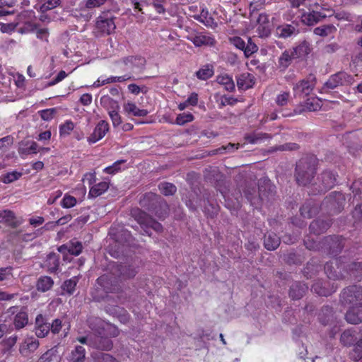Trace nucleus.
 Masks as SVG:
<instances>
[{"label":"nucleus","instance_id":"nucleus-1","mask_svg":"<svg viewBox=\"0 0 362 362\" xmlns=\"http://www.w3.org/2000/svg\"><path fill=\"white\" fill-rule=\"evenodd\" d=\"M304 245L309 250L321 251L331 256L339 255L344 247V238L340 235H329L321 241H317L310 237L304 239Z\"/></svg>","mask_w":362,"mask_h":362},{"label":"nucleus","instance_id":"nucleus-2","mask_svg":"<svg viewBox=\"0 0 362 362\" xmlns=\"http://www.w3.org/2000/svg\"><path fill=\"white\" fill-rule=\"evenodd\" d=\"M317 159L315 156L301 158L296 163V180L299 185L307 186L314 177L317 170Z\"/></svg>","mask_w":362,"mask_h":362},{"label":"nucleus","instance_id":"nucleus-3","mask_svg":"<svg viewBox=\"0 0 362 362\" xmlns=\"http://www.w3.org/2000/svg\"><path fill=\"white\" fill-rule=\"evenodd\" d=\"M338 175L329 170L322 171L317 177V182L313 184L314 189L312 191L313 194L318 193H325L334 187L337 182Z\"/></svg>","mask_w":362,"mask_h":362},{"label":"nucleus","instance_id":"nucleus-4","mask_svg":"<svg viewBox=\"0 0 362 362\" xmlns=\"http://www.w3.org/2000/svg\"><path fill=\"white\" fill-rule=\"evenodd\" d=\"M133 216L138 223L144 230V233L148 236L151 235L150 228L153 229L156 232H160L163 230V226L158 221H156L152 216L148 214L146 212L137 209L133 211Z\"/></svg>","mask_w":362,"mask_h":362},{"label":"nucleus","instance_id":"nucleus-5","mask_svg":"<svg viewBox=\"0 0 362 362\" xmlns=\"http://www.w3.org/2000/svg\"><path fill=\"white\" fill-rule=\"evenodd\" d=\"M340 300L344 305L362 307V286L351 285L344 288L340 295Z\"/></svg>","mask_w":362,"mask_h":362},{"label":"nucleus","instance_id":"nucleus-6","mask_svg":"<svg viewBox=\"0 0 362 362\" xmlns=\"http://www.w3.org/2000/svg\"><path fill=\"white\" fill-rule=\"evenodd\" d=\"M115 18L112 16L103 13L96 18L94 30L96 37L110 35L115 33Z\"/></svg>","mask_w":362,"mask_h":362},{"label":"nucleus","instance_id":"nucleus-7","mask_svg":"<svg viewBox=\"0 0 362 362\" xmlns=\"http://www.w3.org/2000/svg\"><path fill=\"white\" fill-rule=\"evenodd\" d=\"M346 199L343 193L332 192L322 202L321 207L325 208L332 215L340 213L344 207Z\"/></svg>","mask_w":362,"mask_h":362},{"label":"nucleus","instance_id":"nucleus-8","mask_svg":"<svg viewBox=\"0 0 362 362\" xmlns=\"http://www.w3.org/2000/svg\"><path fill=\"white\" fill-rule=\"evenodd\" d=\"M354 81V78L352 75L345 71H339L329 76L328 80L325 83L322 90L325 92H328L339 86H350Z\"/></svg>","mask_w":362,"mask_h":362},{"label":"nucleus","instance_id":"nucleus-9","mask_svg":"<svg viewBox=\"0 0 362 362\" xmlns=\"http://www.w3.org/2000/svg\"><path fill=\"white\" fill-rule=\"evenodd\" d=\"M325 272L329 279L339 280L345 279V264L341 257L327 262L325 265Z\"/></svg>","mask_w":362,"mask_h":362},{"label":"nucleus","instance_id":"nucleus-10","mask_svg":"<svg viewBox=\"0 0 362 362\" xmlns=\"http://www.w3.org/2000/svg\"><path fill=\"white\" fill-rule=\"evenodd\" d=\"M326 9L316 3L310 6L308 12H305L301 16V21L306 25H313L327 17L323 13Z\"/></svg>","mask_w":362,"mask_h":362},{"label":"nucleus","instance_id":"nucleus-11","mask_svg":"<svg viewBox=\"0 0 362 362\" xmlns=\"http://www.w3.org/2000/svg\"><path fill=\"white\" fill-rule=\"evenodd\" d=\"M315 83V78L312 75L305 79L299 81L294 84L293 87L294 96L305 98L313 92Z\"/></svg>","mask_w":362,"mask_h":362},{"label":"nucleus","instance_id":"nucleus-12","mask_svg":"<svg viewBox=\"0 0 362 362\" xmlns=\"http://www.w3.org/2000/svg\"><path fill=\"white\" fill-rule=\"evenodd\" d=\"M97 283L106 293H115L119 290L118 278L112 274H104L97 279Z\"/></svg>","mask_w":362,"mask_h":362},{"label":"nucleus","instance_id":"nucleus-13","mask_svg":"<svg viewBox=\"0 0 362 362\" xmlns=\"http://www.w3.org/2000/svg\"><path fill=\"white\" fill-rule=\"evenodd\" d=\"M362 337V329L358 327H351L343 332L340 341L345 346L356 345L358 339Z\"/></svg>","mask_w":362,"mask_h":362},{"label":"nucleus","instance_id":"nucleus-14","mask_svg":"<svg viewBox=\"0 0 362 362\" xmlns=\"http://www.w3.org/2000/svg\"><path fill=\"white\" fill-rule=\"evenodd\" d=\"M338 286L336 283H330L327 281L317 280L312 286L311 291L321 296H329L336 292Z\"/></svg>","mask_w":362,"mask_h":362},{"label":"nucleus","instance_id":"nucleus-15","mask_svg":"<svg viewBox=\"0 0 362 362\" xmlns=\"http://www.w3.org/2000/svg\"><path fill=\"white\" fill-rule=\"evenodd\" d=\"M33 332L37 338H45L49 333V322L46 315L41 313L35 319Z\"/></svg>","mask_w":362,"mask_h":362},{"label":"nucleus","instance_id":"nucleus-16","mask_svg":"<svg viewBox=\"0 0 362 362\" xmlns=\"http://www.w3.org/2000/svg\"><path fill=\"white\" fill-rule=\"evenodd\" d=\"M185 37L191 41L195 47L213 45L215 43L214 38L211 35L195 30H192Z\"/></svg>","mask_w":362,"mask_h":362},{"label":"nucleus","instance_id":"nucleus-17","mask_svg":"<svg viewBox=\"0 0 362 362\" xmlns=\"http://www.w3.org/2000/svg\"><path fill=\"white\" fill-rule=\"evenodd\" d=\"M110 126L105 120L100 121L93 129V133L88 137L89 144H95L102 139L109 132Z\"/></svg>","mask_w":362,"mask_h":362},{"label":"nucleus","instance_id":"nucleus-18","mask_svg":"<svg viewBox=\"0 0 362 362\" xmlns=\"http://www.w3.org/2000/svg\"><path fill=\"white\" fill-rule=\"evenodd\" d=\"M161 196L149 192L143 194L139 199V204L147 211H152L159 204Z\"/></svg>","mask_w":362,"mask_h":362},{"label":"nucleus","instance_id":"nucleus-19","mask_svg":"<svg viewBox=\"0 0 362 362\" xmlns=\"http://www.w3.org/2000/svg\"><path fill=\"white\" fill-rule=\"evenodd\" d=\"M22 221L18 219L15 213L9 209L0 211V223L11 228H16L22 224Z\"/></svg>","mask_w":362,"mask_h":362},{"label":"nucleus","instance_id":"nucleus-20","mask_svg":"<svg viewBox=\"0 0 362 362\" xmlns=\"http://www.w3.org/2000/svg\"><path fill=\"white\" fill-rule=\"evenodd\" d=\"M345 278L361 281L362 280V262H352L345 265Z\"/></svg>","mask_w":362,"mask_h":362},{"label":"nucleus","instance_id":"nucleus-21","mask_svg":"<svg viewBox=\"0 0 362 362\" xmlns=\"http://www.w3.org/2000/svg\"><path fill=\"white\" fill-rule=\"evenodd\" d=\"M38 145L34 141H22L19 143L18 152L22 158L30 154H36L38 151Z\"/></svg>","mask_w":362,"mask_h":362},{"label":"nucleus","instance_id":"nucleus-22","mask_svg":"<svg viewBox=\"0 0 362 362\" xmlns=\"http://www.w3.org/2000/svg\"><path fill=\"white\" fill-rule=\"evenodd\" d=\"M332 225V220L316 219L311 222L309 229L311 233L319 235L326 232Z\"/></svg>","mask_w":362,"mask_h":362},{"label":"nucleus","instance_id":"nucleus-23","mask_svg":"<svg viewBox=\"0 0 362 362\" xmlns=\"http://www.w3.org/2000/svg\"><path fill=\"white\" fill-rule=\"evenodd\" d=\"M192 17L206 27L213 28L216 26V23L214 21V18L209 13L208 8L204 6L201 7L199 14L193 15Z\"/></svg>","mask_w":362,"mask_h":362},{"label":"nucleus","instance_id":"nucleus-24","mask_svg":"<svg viewBox=\"0 0 362 362\" xmlns=\"http://www.w3.org/2000/svg\"><path fill=\"white\" fill-rule=\"evenodd\" d=\"M132 77L129 74H125L119 76H110L105 78L103 76L99 77L93 84V87L99 88L102 86L113 83H122L128 80H131Z\"/></svg>","mask_w":362,"mask_h":362},{"label":"nucleus","instance_id":"nucleus-25","mask_svg":"<svg viewBox=\"0 0 362 362\" xmlns=\"http://www.w3.org/2000/svg\"><path fill=\"white\" fill-rule=\"evenodd\" d=\"M308 286L300 281L294 282L290 287L289 296L293 300L300 299L308 291Z\"/></svg>","mask_w":362,"mask_h":362},{"label":"nucleus","instance_id":"nucleus-26","mask_svg":"<svg viewBox=\"0 0 362 362\" xmlns=\"http://www.w3.org/2000/svg\"><path fill=\"white\" fill-rule=\"evenodd\" d=\"M346 320L351 324L362 322V307L350 306L345 315Z\"/></svg>","mask_w":362,"mask_h":362},{"label":"nucleus","instance_id":"nucleus-27","mask_svg":"<svg viewBox=\"0 0 362 362\" xmlns=\"http://www.w3.org/2000/svg\"><path fill=\"white\" fill-rule=\"evenodd\" d=\"M276 36L279 38L286 39L291 37L293 35L298 34V30L293 25L284 23L276 27Z\"/></svg>","mask_w":362,"mask_h":362},{"label":"nucleus","instance_id":"nucleus-28","mask_svg":"<svg viewBox=\"0 0 362 362\" xmlns=\"http://www.w3.org/2000/svg\"><path fill=\"white\" fill-rule=\"evenodd\" d=\"M296 57L291 48L284 50L278 59V66L282 70H286Z\"/></svg>","mask_w":362,"mask_h":362},{"label":"nucleus","instance_id":"nucleus-29","mask_svg":"<svg viewBox=\"0 0 362 362\" xmlns=\"http://www.w3.org/2000/svg\"><path fill=\"white\" fill-rule=\"evenodd\" d=\"M255 83V77L250 73H243L237 77V86L239 89L247 90Z\"/></svg>","mask_w":362,"mask_h":362},{"label":"nucleus","instance_id":"nucleus-30","mask_svg":"<svg viewBox=\"0 0 362 362\" xmlns=\"http://www.w3.org/2000/svg\"><path fill=\"white\" fill-rule=\"evenodd\" d=\"M272 185L269 180H264L258 185L259 198L264 201L265 199H269L273 196Z\"/></svg>","mask_w":362,"mask_h":362},{"label":"nucleus","instance_id":"nucleus-31","mask_svg":"<svg viewBox=\"0 0 362 362\" xmlns=\"http://www.w3.org/2000/svg\"><path fill=\"white\" fill-rule=\"evenodd\" d=\"M28 324V314L25 308H22L13 317V325L16 329H21Z\"/></svg>","mask_w":362,"mask_h":362},{"label":"nucleus","instance_id":"nucleus-32","mask_svg":"<svg viewBox=\"0 0 362 362\" xmlns=\"http://www.w3.org/2000/svg\"><path fill=\"white\" fill-rule=\"evenodd\" d=\"M151 212L154 214L158 219L164 220L169 214V205L162 197L159 204Z\"/></svg>","mask_w":362,"mask_h":362},{"label":"nucleus","instance_id":"nucleus-33","mask_svg":"<svg viewBox=\"0 0 362 362\" xmlns=\"http://www.w3.org/2000/svg\"><path fill=\"white\" fill-rule=\"evenodd\" d=\"M281 239L274 233H267L264 235V245L268 250H274L280 245Z\"/></svg>","mask_w":362,"mask_h":362},{"label":"nucleus","instance_id":"nucleus-34","mask_svg":"<svg viewBox=\"0 0 362 362\" xmlns=\"http://www.w3.org/2000/svg\"><path fill=\"white\" fill-rule=\"evenodd\" d=\"M296 59L303 57L309 54L312 50L311 45L307 40L300 42L296 47L291 48Z\"/></svg>","mask_w":362,"mask_h":362},{"label":"nucleus","instance_id":"nucleus-35","mask_svg":"<svg viewBox=\"0 0 362 362\" xmlns=\"http://www.w3.org/2000/svg\"><path fill=\"white\" fill-rule=\"evenodd\" d=\"M334 311L333 308L329 305L323 306L318 315V319L323 325L330 324L333 321Z\"/></svg>","mask_w":362,"mask_h":362},{"label":"nucleus","instance_id":"nucleus-36","mask_svg":"<svg viewBox=\"0 0 362 362\" xmlns=\"http://www.w3.org/2000/svg\"><path fill=\"white\" fill-rule=\"evenodd\" d=\"M45 264L49 273L57 272L59 268V255L54 252L49 253L47 257Z\"/></svg>","mask_w":362,"mask_h":362},{"label":"nucleus","instance_id":"nucleus-37","mask_svg":"<svg viewBox=\"0 0 362 362\" xmlns=\"http://www.w3.org/2000/svg\"><path fill=\"white\" fill-rule=\"evenodd\" d=\"M54 285L53 279L48 276H41L36 283V288L38 291L46 292L50 290Z\"/></svg>","mask_w":362,"mask_h":362},{"label":"nucleus","instance_id":"nucleus-38","mask_svg":"<svg viewBox=\"0 0 362 362\" xmlns=\"http://www.w3.org/2000/svg\"><path fill=\"white\" fill-rule=\"evenodd\" d=\"M124 110L127 113L132 114L136 117H145L148 114L147 110L139 108L137 105L132 102H128L124 104Z\"/></svg>","mask_w":362,"mask_h":362},{"label":"nucleus","instance_id":"nucleus-39","mask_svg":"<svg viewBox=\"0 0 362 362\" xmlns=\"http://www.w3.org/2000/svg\"><path fill=\"white\" fill-rule=\"evenodd\" d=\"M109 188V183L107 182H100L98 184L93 185L89 190L88 197H98L105 193Z\"/></svg>","mask_w":362,"mask_h":362},{"label":"nucleus","instance_id":"nucleus-40","mask_svg":"<svg viewBox=\"0 0 362 362\" xmlns=\"http://www.w3.org/2000/svg\"><path fill=\"white\" fill-rule=\"evenodd\" d=\"M318 211V207L311 204V202H305L300 208V213L301 216L306 218H311Z\"/></svg>","mask_w":362,"mask_h":362},{"label":"nucleus","instance_id":"nucleus-41","mask_svg":"<svg viewBox=\"0 0 362 362\" xmlns=\"http://www.w3.org/2000/svg\"><path fill=\"white\" fill-rule=\"evenodd\" d=\"M100 104L101 105L105 108L107 112H111L112 110H119L120 106L118 102L114 99H112L109 95H103L100 98Z\"/></svg>","mask_w":362,"mask_h":362},{"label":"nucleus","instance_id":"nucleus-42","mask_svg":"<svg viewBox=\"0 0 362 362\" xmlns=\"http://www.w3.org/2000/svg\"><path fill=\"white\" fill-rule=\"evenodd\" d=\"M121 61L124 66L132 70H133L135 67L139 66V64H136V62H138L141 65H143L145 62V59L139 56H127L123 57Z\"/></svg>","mask_w":362,"mask_h":362},{"label":"nucleus","instance_id":"nucleus-43","mask_svg":"<svg viewBox=\"0 0 362 362\" xmlns=\"http://www.w3.org/2000/svg\"><path fill=\"white\" fill-rule=\"evenodd\" d=\"M78 282V276H74L69 279L65 280L62 284L61 288L64 292L71 296L74 294Z\"/></svg>","mask_w":362,"mask_h":362},{"label":"nucleus","instance_id":"nucleus-44","mask_svg":"<svg viewBox=\"0 0 362 362\" xmlns=\"http://www.w3.org/2000/svg\"><path fill=\"white\" fill-rule=\"evenodd\" d=\"M337 32V28L332 24L323 25L314 29V33L321 37H327Z\"/></svg>","mask_w":362,"mask_h":362},{"label":"nucleus","instance_id":"nucleus-45","mask_svg":"<svg viewBox=\"0 0 362 362\" xmlns=\"http://www.w3.org/2000/svg\"><path fill=\"white\" fill-rule=\"evenodd\" d=\"M320 269L321 266L320 264H315L314 260L312 259L310 262L307 263L306 267L304 268L303 272L307 279H310L315 276Z\"/></svg>","mask_w":362,"mask_h":362},{"label":"nucleus","instance_id":"nucleus-46","mask_svg":"<svg viewBox=\"0 0 362 362\" xmlns=\"http://www.w3.org/2000/svg\"><path fill=\"white\" fill-rule=\"evenodd\" d=\"M214 74L213 66L207 64L199 69L196 72V76L199 79L206 81L210 78Z\"/></svg>","mask_w":362,"mask_h":362},{"label":"nucleus","instance_id":"nucleus-47","mask_svg":"<svg viewBox=\"0 0 362 362\" xmlns=\"http://www.w3.org/2000/svg\"><path fill=\"white\" fill-rule=\"evenodd\" d=\"M217 82L224 86L226 90L233 91L235 90V83L233 78L227 74L220 75L217 76Z\"/></svg>","mask_w":362,"mask_h":362},{"label":"nucleus","instance_id":"nucleus-48","mask_svg":"<svg viewBox=\"0 0 362 362\" xmlns=\"http://www.w3.org/2000/svg\"><path fill=\"white\" fill-rule=\"evenodd\" d=\"M160 192L165 196H170L175 194L177 187L175 185L168 182H163L158 185Z\"/></svg>","mask_w":362,"mask_h":362},{"label":"nucleus","instance_id":"nucleus-49","mask_svg":"<svg viewBox=\"0 0 362 362\" xmlns=\"http://www.w3.org/2000/svg\"><path fill=\"white\" fill-rule=\"evenodd\" d=\"M86 356L85 348L82 346H76L71 352V360L72 361H84Z\"/></svg>","mask_w":362,"mask_h":362},{"label":"nucleus","instance_id":"nucleus-50","mask_svg":"<svg viewBox=\"0 0 362 362\" xmlns=\"http://www.w3.org/2000/svg\"><path fill=\"white\" fill-rule=\"evenodd\" d=\"M194 119V115L190 112H184L177 115L175 122H172V124H175L177 125L183 126L187 123L191 122Z\"/></svg>","mask_w":362,"mask_h":362},{"label":"nucleus","instance_id":"nucleus-51","mask_svg":"<svg viewBox=\"0 0 362 362\" xmlns=\"http://www.w3.org/2000/svg\"><path fill=\"white\" fill-rule=\"evenodd\" d=\"M23 175L22 173L18 171H12L2 175L0 177L1 181L5 184L11 183L18 180Z\"/></svg>","mask_w":362,"mask_h":362},{"label":"nucleus","instance_id":"nucleus-52","mask_svg":"<svg viewBox=\"0 0 362 362\" xmlns=\"http://www.w3.org/2000/svg\"><path fill=\"white\" fill-rule=\"evenodd\" d=\"M74 128V123L71 120H66L64 123L59 125L60 136L69 135Z\"/></svg>","mask_w":362,"mask_h":362},{"label":"nucleus","instance_id":"nucleus-53","mask_svg":"<svg viewBox=\"0 0 362 362\" xmlns=\"http://www.w3.org/2000/svg\"><path fill=\"white\" fill-rule=\"evenodd\" d=\"M39 346V340L33 337H28L25 339L24 346L30 352H34L35 351H36L38 349Z\"/></svg>","mask_w":362,"mask_h":362},{"label":"nucleus","instance_id":"nucleus-54","mask_svg":"<svg viewBox=\"0 0 362 362\" xmlns=\"http://www.w3.org/2000/svg\"><path fill=\"white\" fill-rule=\"evenodd\" d=\"M284 260L288 264H300L303 261V258L296 252H289L285 255Z\"/></svg>","mask_w":362,"mask_h":362},{"label":"nucleus","instance_id":"nucleus-55","mask_svg":"<svg viewBox=\"0 0 362 362\" xmlns=\"http://www.w3.org/2000/svg\"><path fill=\"white\" fill-rule=\"evenodd\" d=\"M258 50V47L256 45L255 42H252L250 37L248 38L247 43L245 45V47L243 49L244 54L245 57L248 58L254 53L257 52Z\"/></svg>","mask_w":362,"mask_h":362},{"label":"nucleus","instance_id":"nucleus-56","mask_svg":"<svg viewBox=\"0 0 362 362\" xmlns=\"http://www.w3.org/2000/svg\"><path fill=\"white\" fill-rule=\"evenodd\" d=\"M125 162L126 160H118L115 161L112 165L106 167L103 170V172L107 174L114 175L121 170L120 165Z\"/></svg>","mask_w":362,"mask_h":362},{"label":"nucleus","instance_id":"nucleus-57","mask_svg":"<svg viewBox=\"0 0 362 362\" xmlns=\"http://www.w3.org/2000/svg\"><path fill=\"white\" fill-rule=\"evenodd\" d=\"M76 199L71 195L66 194L61 201V206L64 209H69L76 206Z\"/></svg>","mask_w":362,"mask_h":362},{"label":"nucleus","instance_id":"nucleus-58","mask_svg":"<svg viewBox=\"0 0 362 362\" xmlns=\"http://www.w3.org/2000/svg\"><path fill=\"white\" fill-rule=\"evenodd\" d=\"M56 113L57 109L54 107L42 110L38 112L41 119L44 121H50L53 119Z\"/></svg>","mask_w":362,"mask_h":362},{"label":"nucleus","instance_id":"nucleus-59","mask_svg":"<svg viewBox=\"0 0 362 362\" xmlns=\"http://www.w3.org/2000/svg\"><path fill=\"white\" fill-rule=\"evenodd\" d=\"M354 223L362 226V204H357L352 211Z\"/></svg>","mask_w":362,"mask_h":362},{"label":"nucleus","instance_id":"nucleus-60","mask_svg":"<svg viewBox=\"0 0 362 362\" xmlns=\"http://www.w3.org/2000/svg\"><path fill=\"white\" fill-rule=\"evenodd\" d=\"M83 246L81 242H71L69 246L68 247V252L71 255L78 256L82 252Z\"/></svg>","mask_w":362,"mask_h":362},{"label":"nucleus","instance_id":"nucleus-61","mask_svg":"<svg viewBox=\"0 0 362 362\" xmlns=\"http://www.w3.org/2000/svg\"><path fill=\"white\" fill-rule=\"evenodd\" d=\"M290 100V93L283 92L277 95L275 102L277 105L283 107L287 105Z\"/></svg>","mask_w":362,"mask_h":362},{"label":"nucleus","instance_id":"nucleus-62","mask_svg":"<svg viewBox=\"0 0 362 362\" xmlns=\"http://www.w3.org/2000/svg\"><path fill=\"white\" fill-rule=\"evenodd\" d=\"M119 110H115L108 112L112 123V126L115 128L119 127L122 122V117L119 113Z\"/></svg>","mask_w":362,"mask_h":362},{"label":"nucleus","instance_id":"nucleus-63","mask_svg":"<svg viewBox=\"0 0 362 362\" xmlns=\"http://www.w3.org/2000/svg\"><path fill=\"white\" fill-rule=\"evenodd\" d=\"M63 324L62 320L59 318H56L49 323V332L53 334H57L62 330Z\"/></svg>","mask_w":362,"mask_h":362},{"label":"nucleus","instance_id":"nucleus-64","mask_svg":"<svg viewBox=\"0 0 362 362\" xmlns=\"http://www.w3.org/2000/svg\"><path fill=\"white\" fill-rule=\"evenodd\" d=\"M166 1L167 0H151L150 4L158 13L161 14L165 12L164 5L166 4Z\"/></svg>","mask_w":362,"mask_h":362}]
</instances>
